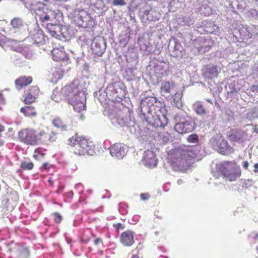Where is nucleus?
<instances>
[{
    "label": "nucleus",
    "instance_id": "obj_1",
    "mask_svg": "<svg viewBox=\"0 0 258 258\" xmlns=\"http://www.w3.org/2000/svg\"><path fill=\"white\" fill-rule=\"evenodd\" d=\"M140 118L147 125L155 127H164L168 122L167 110L164 104L153 97L143 98L140 103Z\"/></svg>",
    "mask_w": 258,
    "mask_h": 258
},
{
    "label": "nucleus",
    "instance_id": "obj_2",
    "mask_svg": "<svg viewBox=\"0 0 258 258\" xmlns=\"http://www.w3.org/2000/svg\"><path fill=\"white\" fill-rule=\"evenodd\" d=\"M68 145L70 152L77 156L92 155L94 153V142L78 133L68 139Z\"/></svg>",
    "mask_w": 258,
    "mask_h": 258
},
{
    "label": "nucleus",
    "instance_id": "obj_3",
    "mask_svg": "<svg viewBox=\"0 0 258 258\" xmlns=\"http://www.w3.org/2000/svg\"><path fill=\"white\" fill-rule=\"evenodd\" d=\"M62 91L66 94L67 99L74 108L75 111L81 112L86 109V99L84 94L74 84L66 86Z\"/></svg>",
    "mask_w": 258,
    "mask_h": 258
},
{
    "label": "nucleus",
    "instance_id": "obj_4",
    "mask_svg": "<svg viewBox=\"0 0 258 258\" xmlns=\"http://www.w3.org/2000/svg\"><path fill=\"white\" fill-rule=\"evenodd\" d=\"M217 171L223 179L229 181H236L241 175L240 167L235 161H227L220 163Z\"/></svg>",
    "mask_w": 258,
    "mask_h": 258
},
{
    "label": "nucleus",
    "instance_id": "obj_5",
    "mask_svg": "<svg viewBox=\"0 0 258 258\" xmlns=\"http://www.w3.org/2000/svg\"><path fill=\"white\" fill-rule=\"evenodd\" d=\"M37 137L38 144L49 145L57 139L56 133L43 125L37 128Z\"/></svg>",
    "mask_w": 258,
    "mask_h": 258
},
{
    "label": "nucleus",
    "instance_id": "obj_6",
    "mask_svg": "<svg viewBox=\"0 0 258 258\" xmlns=\"http://www.w3.org/2000/svg\"><path fill=\"white\" fill-rule=\"evenodd\" d=\"M20 140L30 145H38L37 137V128H27L21 130L18 133Z\"/></svg>",
    "mask_w": 258,
    "mask_h": 258
},
{
    "label": "nucleus",
    "instance_id": "obj_7",
    "mask_svg": "<svg viewBox=\"0 0 258 258\" xmlns=\"http://www.w3.org/2000/svg\"><path fill=\"white\" fill-rule=\"evenodd\" d=\"M170 164L174 170L184 172L191 167L192 163L180 153L171 161Z\"/></svg>",
    "mask_w": 258,
    "mask_h": 258
},
{
    "label": "nucleus",
    "instance_id": "obj_8",
    "mask_svg": "<svg viewBox=\"0 0 258 258\" xmlns=\"http://www.w3.org/2000/svg\"><path fill=\"white\" fill-rule=\"evenodd\" d=\"M111 155L117 159H122L126 154L127 149L125 145L121 143H115L110 147Z\"/></svg>",
    "mask_w": 258,
    "mask_h": 258
},
{
    "label": "nucleus",
    "instance_id": "obj_9",
    "mask_svg": "<svg viewBox=\"0 0 258 258\" xmlns=\"http://www.w3.org/2000/svg\"><path fill=\"white\" fill-rule=\"evenodd\" d=\"M52 58L57 62H66L69 60V55L63 46L53 48L51 51Z\"/></svg>",
    "mask_w": 258,
    "mask_h": 258
},
{
    "label": "nucleus",
    "instance_id": "obj_10",
    "mask_svg": "<svg viewBox=\"0 0 258 258\" xmlns=\"http://www.w3.org/2000/svg\"><path fill=\"white\" fill-rule=\"evenodd\" d=\"M194 128V123L191 119L186 120L184 121L177 123L174 125L175 131L181 134L191 132Z\"/></svg>",
    "mask_w": 258,
    "mask_h": 258
},
{
    "label": "nucleus",
    "instance_id": "obj_11",
    "mask_svg": "<svg viewBox=\"0 0 258 258\" xmlns=\"http://www.w3.org/2000/svg\"><path fill=\"white\" fill-rule=\"evenodd\" d=\"M213 145L217 147L219 152L223 155L230 153L233 151V149L229 145L227 141L224 139H214L213 140Z\"/></svg>",
    "mask_w": 258,
    "mask_h": 258
},
{
    "label": "nucleus",
    "instance_id": "obj_12",
    "mask_svg": "<svg viewBox=\"0 0 258 258\" xmlns=\"http://www.w3.org/2000/svg\"><path fill=\"white\" fill-rule=\"evenodd\" d=\"M135 232L126 230L122 232L119 238L120 243L125 246H131L135 243Z\"/></svg>",
    "mask_w": 258,
    "mask_h": 258
},
{
    "label": "nucleus",
    "instance_id": "obj_13",
    "mask_svg": "<svg viewBox=\"0 0 258 258\" xmlns=\"http://www.w3.org/2000/svg\"><path fill=\"white\" fill-rule=\"evenodd\" d=\"M40 90L37 86H33L30 87L25 93L24 102L26 104L34 102L38 96Z\"/></svg>",
    "mask_w": 258,
    "mask_h": 258
},
{
    "label": "nucleus",
    "instance_id": "obj_14",
    "mask_svg": "<svg viewBox=\"0 0 258 258\" xmlns=\"http://www.w3.org/2000/svg\"><path fill=\"white\" fill-rule=\"evenodd\" d=\"M142 162L145 166L150 168L155 167L157 163L155 154L152 151H145L144 153Z\"/></svg>",
    "mask_w": 258,
    "mask_h": 258
},
{
    "label": "nucleus",
    "instance_id": "obj_15",
    "mask_svg": "<svg viewBox=\"0 0 258 258\" xmlns=\"http://www.w3.org/2000/svg\"><path fill=\"white\" fill-rule=\"evenodd\" d=\"M91 50L94 54L101 56L105 50L104 40L101 38L95 39L91 45Z\"/></svg>",
    "mask_w": 258,
    "mask_h": 258
},
{
    "label": "nucleus",
    "instance_id": "obj_16",
    "mask_svg": "<svg viewBox=\"0 0 258 258\" xmlns=\"http://www.w3.org/2000/svg\"><path fill=\"white\" fill-rule=\"evenodd\" d=\"M32 81L33 78L31 76H21L15 80V85L17 89L20 90L29 85Z\"/></svg>",
    "mask_w": 258,
    "mask_h": 258
},
{
    "label": "nucleus",
    "instance_id": "obj_17",
    "mask_svg": "<svg viewBox=\"0 0 258 258\" xmlns=\"http://www.w3.org/2000/svg\"><path fill=\"white\" fill-rule=\"evenodd\" d=\"M11 251H14L18 258H28L29 256V250L28 247L21 246L19 244H15L13 247L9 248Z\"/></svg>",
    "mask_w": 258,
    "mask_h": 258
},
{
    "label": "nucleus",
    "instance_id": "obj_18",
    "mask_svg": "<svg viewBox=\"0 0 258 258\" xmlns=\"http://www.w3.org/2000/svg\"><path fill=\"white\" fill-rule=\"evenodd\" d=\"M245 131L239 129H233L228 135V139L232 142H243V138L245 136Z\"/></svg>",
    "mask_w": 258,
    "mask_h": 258
},
{
    "label": "nucleus",
    "instance_id": "obj_19",
    "mask_svg": "<svg viewBox=\"0 0 258 258\" xmlns=\"http://www.w3.org/2000/svg\"><path fill=\"white\" fill-rule=\"evenodd\" d=\"M62 26L58 24L48 23L46 26V29L49 34L53 37L56 38L58 36V34L61 33Z\"/></svg>",
    "mask_w": 258,
    "mask_h": 258
},
{
    "label": "nucleus",
    "instance_id": "obj_20",
    "mask_svg": "<svg viewBox=\"0 0 258 258\" xmlns=\"http://www.w3.org/2000/svg\"><path fill=\"white\" fill-rule=\"evenodd\" d=\"M176 85L174 81H164L161 84L160 91L161 94H170L171 91L175 87Z\"/></svg>",
    "mask_w": 258,
    "mask_h": 258
},
{
    "label": "nucleus",
    "instance_id": "obj_21",
    "mask_svg": "<svg viewBox=\"0 0 258 258\" xmlns=\"http://www.w3.org/2000/svg\"><path fill=\"white\" fill-rule=\"evenodd\" d=\"M33 43L37 45L43 44L45 41V35L41 30H37L33 32L31 35Z\"/></svg>",
    "mask_w": 258,
    "mask_h": 258
},
{
    "label": "nucleus",
    "instance_id": "obj_22",
    "mask_svg": "<svg viewBox=\"0 0 258 258\" xmlns=\"http://www.w3.org/2000/svg\"><path fill=\"white\" fill-rule=\"evenodd\" d=\"M52 124L61 132H66L69 130V125L66 124L63 120L59 117H55L52 120Z\"/></svg>",
    "mask_w": 258,
    "mask_h": 258
},
{
    "label": "nucleus",
    "instance_id": "obj_23",
    "mask_svg": "<svg viewBox=\"0 0 258 258\" xmlns=\"http://www.w3.org/2000/svg\"><path fill=\"white\" fill-rule=\"evenodd\" d=\"M20 111L26 117H35L37 114L36 108L32 105L25 106L21 108Z\"/></svg>",
    "mask_w": 258,
    "mask_h": 258
},
{
    "label": "nucleus",
    "instance_id": "obj_24",
    "mask_svg": "<svg viewBox=\"0 0 258 258\" xmlns=\"http://www.w3.org/2000/svg\"><path fill=\"white\" fill-rule=\"evenodd\" d=\"M217 68L216 66H207L204 70V76L208 79H212L217 75Z\"/></svg>",
    "mask_w": 258,
    "mask_h": 258
},
{
    "label": "nucleus",
    "instance_id": "obj_25",
    "mask_svg": "<svg viewBox=\"0 0 258 258\" xmlns=\"http://www.w3.org/2000/svg\"><path fill=\"white\" fill-rule=\"evenodd\" d=\"M51 74L53 77V81L57 82L61 79L63 76V71L59 68H54L51 69Z\"/></svg>",
    "mask_w": 258,
    "mask_h": 258
},
{
    "label": "nucleus",
    "instance_id": "obj_26",
    "mask_svg": "<svg viewBox=\"0 0 258 258\" xmlns=\"http://www.w3.org/2000/svg\"><path fill=\"white\" fill-rule=\"evenodd\" d=\"M180 153L185 158L188 159L189 161H190L192 159H195L197 157V154L195 151L189 149L183 150Z\"/></svg>",
    "mask_w": 258,
    "mask_h": 258
},
{
    "label": "nucleus",
    "instance_id": "obj_27",
    "mask_svg": "<svg viewBox=\"0 0 258 258\" xmlns=\"http://www.w3.org/2000/svg\"><path fill=\"white\" fill-rule=\"evenodd\" d=\"M194 109L195 112L199 115H204L206 114V110L204 107L201 102L197 101L194 104Z\"/></svg>",
    "mask_w": 258,
    "mask_h": 258
},
{
    "label": "nucleus",
    "instance_id": "obj_28",
    "mask_svg": "<svg viewBox=\"0 0 258 258\" xmlns=\"http://www.w3.org/2000/svg\"><path fill=\"white\" fill-rule=\"evenodd\" d=\"M91 236H94L91 230L89 229H86L83 231L81 240L83 242L87 243L90 241Z\"/></svg>",
    "mask_w": 258,
    "mask_h": 258
},
{
    "label": "nucleus",
    "instance_id": "obj_29",
    "mask_svg": "<svg viewBox=\"0 0 258 258\" xmlns=\"http://www.w3.org/2000/svg\"><path fill=\"white\" fill-rule=\"evenodd\" d=\"M44 150L42 148H37L34 152L33 157L37 160L42 159L44 156Z\"/></svg>",
    "mask_w": 258,
    "mask_h": 258
},
{
    "label": "nucleus",
    "instance_id": "obj_30",
    "mask_svg": "<svg viewBox=\"0 0 258 258\" xmlns=\"http://www.w3.org/2000/svg\"><path fill=\"white\" fill-rule=\"evenodd\" d=\"M61 94V92L58 88H55L52 92V99L55 102L59 101L62 97Z\"/></svg>",
    "mask_w": 258,
    "mask_h": 258
},
{
    "label": "nucleus",
    "instance_id": "obj_31",
    "mask_svg": "<svg viewBox=\"0 0 258 258\" xmlns=\"http://www.w3.org/2000/svg\"><path fill=\"white\" fill-rule=\"evenodd\" d=\"M21 168L24 170H30L34 167V164L32 162L22 161L20 164Z\"/></svg>",
    "mask_w": 258,
    "mask_h": 258
},
{
    "label": "nucleus",
    "instance_id": "obj_32",
    "mask_svg": "<svg viewBox=\"0 0 258 258\" xmlns=\"http://www.w3.org/2000/svg\"><path fill=\"white\" fill-rule=\"evenodd\" d=\"M11 24L14 28H20L23 25V22L21 19L15 18L11 21Z\"/></svg>",
    "mask_w": 258,
    "mask_h": 258
},
{
    "label": "nucleus",
    "instance_id": "obj_33",
    "mask_svg": "<svg viewBox=\"0 0 258 258\" xmlns=\"http://www.w3.org/2000/svg\"><path fill=\"white\" fill-rule=\"evenodd\" d=\"M187 141L189 143H198L199 142L198 136L195 134H191L187 138Z\"/></svg>",
    "mask_w": 258,
    "mask_h": 258
},
{
    "label": "nucleus",
    "instance_id": "obj_34",
    "mask_svg": "<svg viewBox=\"0 0 258 258\" xmlns=\"http://www.w3.org/2000/svg\"><path fill=\"white\" fill-rule=\"evenodd\" d=\"M53 220L56 223H60L62 220V216L58 212H54L52 214Z\"/></svg>",
    "mask_w": 258,
    "mask_h": 258
},
{
    "label": "nucleus",
    "instance_id": "obj_35",
    "mask_svg": "<svg viewBox=\"0 0 258 258\" xmlns=\"http://www.w3.org/2000/svg\"><path fill=\"white\" fill-rule=\"evenodd\" d=\"M112 4L114 6H123L126 5V2L124 0H113Z\"/></svg>",
    "mask_w": 258,
    "mask_h": 258
},
{
    "label": "nucleus",
    "instance_id": "obj_36",
    "mask_svg": "<svg viewBox=\"0 0 258 258\" xmlns=\"http://www.w3.org/2000/svg\"><path fill=\"white\" fill-rule=\"evenodd\" d=\"M52 167V165L49 163H44L40 168L41 171H47Z\"/></svg>",
    "mask_w": 258,
    "mask_h": 258
},
{
    "label": "nucleus",
    "instance_id": "obj_37",
    "mask_svg": "<svg viewBox=\"0 0 258 258\" xmlns=\"http://www.w3.org/2000/svg\"><path fill=\"white\" fill-rule=\"evenodd\" d=\"M152 10V8L150 6H149L146 7V8H144L143 11L142 12L143 13L144 15L148 16L151 12Z\"/></svg>",
    "mask_w": 258,
    "mask_h": 258
},
{
    "label": "nucleus",
    "instance_id": "obj_38",
    "mask_svg": "<svg viewBox=\"0 0 258 258\" xmlns=\"http://www.w3.org/2000/svg\"><path fill=\"white\" fill-rule=\"evenodd\" d=\"M39 20L42 22H44L47 21H49L50 20V17L48 15H45L44 16L41 15L39 16Z\"/></svg>",
    "mask_w": 258,
    "mask_h": 258
},
{
    "label": "nucleus",
    "instance_id": "obj_39",
    "mask_svg": "<svg viewBox=\"0 0 258 258\" xmlns=\"http://www.w3.org/2000/svg\"><path fill=\"white\" fill-rule=\"evenodd\" d=\"M140 197L142 200L145 201L149 199L150 195L148 193H142L140 194Z\"/></svg>",
    "mask_w": 258,
    "mask_h": 258
},
{
    "label": "nucleus",
    "instance_id": "obj_40",
    "mask_svg": "<svg viewBox=\"0 0 258 258\" xmlns=\"http://www.w3.org/2000/svg\"><path fill=\"white\" fill-rule=\"evenodd\" d=\"M250 90L252 92H258V84L252 85Z\"/></svg>",
    "mask_w": 258,
    "mask_h": 258
},
{
    "label": "nucleus",
    "instance_id": "obj_41",
    "mask_svg": "<svg viewBox=\"0 0 258 258\" xmlns=\"http://www.w3.org/2000/svg\"><path fill=\"white\" fill-rule=\"evenodd\" d=\"M94 243L95 245H98L101 243H102V240L100 238H97L94 240Z\"/></svg>",
    "mask_w": 258,
    "mask_h": 258
},
{
    "label": "nucleus",
    "instance_id": "obj_42",
    "mask_svg": "<svg viewBox=\"0 0 258 258\" xmlns=\"http://www.w3.org/2000/svg\"><path fill=\"white\" fill-rule=\"evenodd\" d=\"M6 102V98L4 95L0 93V104H4Z\"/></svg>",
    "mask_w": 258,
    "mask_h": 258
},
{
    "label": "nucleus",
    "instance_id": "obj_43",
    "mask_svg": "<svg viewBox=\"0 0 258 258\" xmlns=\"http://www.w3.org/2000/svg\"><path fill=\"white\" fill-rule=\"evenodd\" d=\"M242 166H243V167L245 169H247L248 167L249 166V163H248V162L247 161H245L243 162V164H242Z\"/></svg>",
    "mask_w": 258,
    "mask_h": 258
},
{
    "label": "nucleus",
    "instance_id": "obj_44",
    "mask_svg": "<svg viewBox=\"0 0 258 258\" xmlns=\"http://www.w3.org/2000/svg\"><path fill=\"white\" fill-rule=\"evenodd\" d=\"M5 130V127L2 125L0 124V137L2 136V133L4 132ZM3 144V142L0 141V145Z\"/></svg>",
    "mask_w": 258,
    "mask_h": 258
},
{
    "label": "nucleus",
    "instance_id": "obj_45",
    "mask_svg": "<svg viewBox=\"0 0 258 258\" xmlns=\"http://www.w3.org/2000/svg\"><path fill=\"white\" fill-rule=\"evenodd\" d=\"M116 228L117 229H123L124 228V226L122 225V224L121 223H118L117 224V225H116Z\"/></svg>",
    "mask_w": 258,
    "mask_h": 258
},
{
    "label": "nucleus",
    "instance_id": "obj_46",
    "mask_svg": "<svg viewBox=\"0 0 258 258\" xmlns=\"http://www.w3.org/2000/svg\"><path fill=\"white\" fill-rule=\"evenodd\" d=\"M254 169L253 172L255 173H258V163H256L254 165Z\"/></svg>",
    "mask_w": 258,
    "mask_h": 258
},
{
    "label": "nucleus",
    "instance_id": "obj_47",
    "mask_svg": "<svg viewBox=\"0 0 258 258\" xmlns=\"http://www.w3.org/2000/svg\"><path fill=\"white\" fill-rule=\"evenodd\" d=\"M48 183L50 185H52L53 184L54 181L52 177H49L48 180Z\"/></svg>",
    "mask_w": 258,
    "mask_h": 258
},
{
    "label": "nucleus",
    "instance_id": "obj_48",
    "mask_svg": "<svg viewBox=\"0 0 258 258\" xmlns=\"http://www.w3.org/2000/svg\"><path fill=\"white\" fill-rule=\"evenodd\" d=\"M38 5H39V7L38 10H40V8L41 7H43V6H44V4L42 3H41V2L38 3Z\"/></svg>",
    "mask_w": 258,
    "mask_h": 258
},
{
    "label": "nucleus",
    "instance_id": "obj_49",
    "mask_svg": "<svg viewBox=\"0 0 258 258\" xmlns=\"http://www.w3.org/2000/svg\"><path fill=\"white\" fill-rule=\"evenodd\" d=\"M51 15H53V19H55L56 18V14L53 11L51 13Z\"/></svg>",
    "mask_w": 258,
    "mask_h": 258
},
{
    "label": "nucleus",
    "instance_id": "obj_50",
    "mask_svg": "<svg viewBox=\"0 0 258 258\" xmlns=\"http://www.w3.org/2000/svg\"><path fill=\"white\" fill-rule=\"evenodd\" d=\"M253 132H255L256 134H258V127H255L253 128Z\"/></svg>",
    "mask_w": 258,
    "mask_h": 258
},
{
    "label": "nucleus",
    "instance_id": "obj_51",
    "mask_svg": "<svg viewBox=\"0 0 258 258\" xmlns=\"http://www.w3.org/2000/svg\"><path fill=\"white\" fill-rule=\"evenodd\" d=\"M131 258H140L139 257V256L138 255H137V254H134L133 255Z\"/></svg>",
    "mask_w": 258,
    "mask_h": 258
},
{
    "label": "nucleus",
    "instance_id": "obj_52",
    "mask_svg": "<svg viewBox=\"0 0 258 258\" xmlns=\"http://www.w3.org/2000/svg\"><path fill=\"white\" fill-rule=\"evenodd\" d=\"M6 201V203H8L9 202V200L8 199H6V200H5Z\"/></svg>",
    "mask_w": 258,
    "mask_h": 258
},
{
    "label": "nucleus",
    "instance_id": "obj_53",
    "mask_svg": "<svg viewBox=\"0 0 258 258\" xmlns=\"http://www.w3.org/2000/svg\"><path fill=\"white\" fill-rule=\"evenodd\" d=\"M160 258H168L167 257L163 256H160Z\"/></svg>",
    "mask_w": 258,
    "mask_h": 258
},
{
    "label": "nucleus",
    "instance_id": "obj_54",
    "mask_svg": "<svg viewBox=\"0 0 258 258\" xmlns=\"http://www.w3.org/2000/svg\"><path fill=\"white\" fill-rule=\"evenodd\" d=\"M44 2H47L49 1V0H43Z\"/></svg>",
    "mask_w": 258,
    "mask_h": 258
},
{
    "label": "nucleus",
    "instance_id": "obj_55",
    "mask_svg": "<svg viewBox=\"0 0 258 258\" xmlns=\"http://www.w3.org/2000/svg\"><path fill=\"white\" fill-rule=\"evenodd\" d=\"M32 9L35 11H36V10L34 8H33Z\"/></svg>",
    "mask_w": 258,
    "mask_h": 258
},
{
    "label": "nucleus",
    "instance_id": "obj_56",
    "mask_svg": "<svg viewBox=\"0 0 258 258\" xmlns=\"http://www.w3.org/2000/svg\"><path fill=\"white\" fill-rule=\"evenodd\" d=\"M257 249L258 250V245H257Z\"/></svg>",
    "mask_w": 258,
    "mask_h": 258
}]
</instances>
